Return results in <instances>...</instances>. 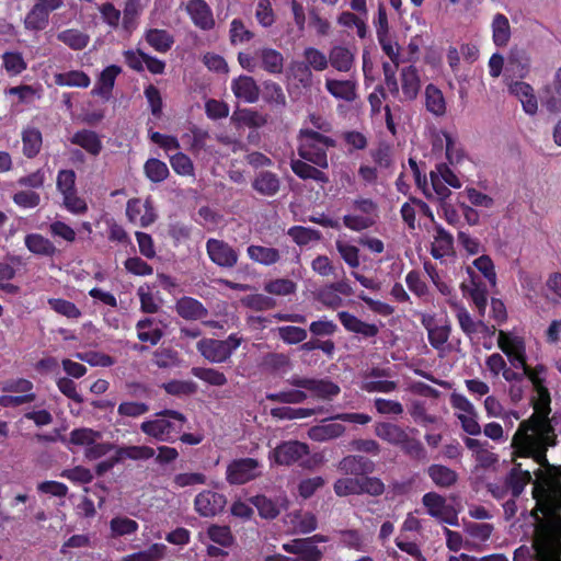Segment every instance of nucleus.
Listing matches in <instances>:
<instances>
[{"label":"nucleus","mask_w":561,"mask_h":561,"mask_svg":"<svg viewBox=\"0 0 561 561\" xmlns=\"http://www.w3.org/2000/svg\"><path fill=\"white\" fill-rule=\"evenodd\" d=\"M336 250L343 261L352 268H357L360 265L359 249L347 242L336 240Z\"/></svg>","instance_id":"69168bd1"},{"label":"nucleus","mask_w":561,"mask_h":561,"mask_svg":"<svg viewBox=\"0 0 561 561\" xmlns=\"http://www.w3.org/2000/svg\"><path fill=\"white\" fill-rule=\"evenodd\" d=\"M185 11L197 28L210 31L215 27L214 13L206 0H187Z\"/></svg>","instance_id":"9b49d317"},{"label":"nucleus","mask_w":561,"mask_h":561,"mask_svg":"<svg viewBox=\"0 0 561 561\" xmlns=\"http://www.w3.org/2000/svg\"><path fill=\"white\" fill-rule=\"evenodd\" d=\"M255 19L257 23L264 27H271L275 21L276 15L272 7L271 0H259L255 8Z\"/></svg>","instance_id":"680f3d73"},{"label":"nucleus","mask_w":561,"mask_h":561,"mask_svg":"<svg viewBox=\"0 0 561 561\" xmlns=\"http://www.w3.org/2000/svg\"><path fill=\"white\" fill-rule=\"evenodd\" d=\"M144 172L152 183H161L170 174L167 163L157 158H150L145 162Z\"/></svg>","instance_id":"de8ad7c7"},{"label":"nucleus","mask_w":561,"mask_h":561,"mask_svg":"<svg viewBox=\"0 0 561 561\" xmlns=\"http://www.w3.org/2000/svg\"><path fill=\"white\" fill-rule=\"evenodd\" d=\"M255 192L263 196H275L280 188V181L277 174L271 171H261L252 182Z\"/></svg>","instance_id":"c756f323"},{"label":"nucleus","mask_w":561,"mask_h":561,"mask_svg":"<svg viewBox=\"0 0 561 561\" xmlns=\"http://www.w3.org/2000/svg\"><path fill=\"white\" fill-rule=\"evenodd\" d=\"M427 473L432 481L439 488H449L457 482L458 474L453 469L444 465H431Z\"/></svg>","instance_id":"c03bdc74"},{"label":"nucleus","mask_w":561,"mask_h":561,"mask_svg":"<svg viewBox=\"0 0 561 561\" xmlns=\"http://www.w3.org/2000/svg\"><path fill=\"white\" fill-rule=\"evenodd\" d=\"M422 503L426 508L427 514L439 523L458 526V513L450 504L447 503L443 495L436 492H427L423 495Z\"/></svg>","instance_id":"423d86ee"},{"label":"nucleus","mask_w":561,"mask_h":561,"mask_svg":"<svg viewBox=\"0 0 561 561\" xmlns=\"http://www.w3.org/2000/svg\"><path fill=\"white\" fill-rule=\"evenodd\" d=\"M467 272L470 276V286L461 284V289L463 293H469V296L477 307L479 314L483 317L488 305V288L485 284L478 278L472 267L468 266Z\"/></svg>","instance_id":"4468645a"},{"label":"nucleus","mask_w":561,"mask_h":561,"mask_svg":"<svg viewBox=\"0 0 561 561\" xmlns=\"http://www.w3.org/2000/svg\"><path fill=\"white\" fill-rule=\"evenodd\" d=\"M57 39L72 50H82L90 43V36L77 28H67L57 34Z\"/></svg>","instance_id":"a18cd8bd"},{"label":"nucleus","mask_w":561,"mask_h":561,"mask_svg":"<svg viewBox=\"0 0 561 561\" xmlns=\"http://www.w3.org/2000/svg\"><path fill=\"white\" fill-rule=\"evenodd\" d=\"M54 82L59 87L88 88L90 77L82 70H70L54 76Z\"/></svg>","instance_id":"79ce46f5"},{"label":"nucleus","mask_w":561,"mask_h":561,"mask_svg":"<svg viewBox=\"0 0 561 561\" xmlns=\"http://www.w3.org/2000/svg\"><path fill=\"white\" fill-rule=\"evenodd\" d=\"M3 68L9 76L21 75L27 68V64L19 51H5L2 55Z\"/></svg>","instance_id":"864d4df0"},{"label":"nucleus","mask_w":561,"mask_h":561,"mask_svg":"<svg viewBox=\"0 0 561 561\" xmlns=\"http://www.w3.org/2000/svg\"><path fill=\"white\" fill-rule=\"evenodd\" d=\"M425 106L435 116H443L446 113V102L443 92L433 83L425 88Z\"/></svg>","instance_id":"37998d69"},{"label":"nucleus","mask_w":561,"mask_h":561,"mask_svg":"<svg viewBox=\"0 0 561 561\" xmlns=\"http://www.w3.org/2000/svg\"><path fill=\"white\" fill-rule=\"evenodd\" d=\"M24 244L26 249L35 255L53 257L57 252L55 244L41 233L26 234Z\"/></svg>","instance_id":"2f4dec72"},{"label":"nucleus","mask_w":561,"mask_h":561,"mask_svg":"<svg viewBox=\"0 0 561 561\" xmlns=\"http://www.w3.org/2000/svg\"><path fill=\"white\" fill-rule=\"evenodd\" d=\"M206 252L209 260L219 267L232 268L239 260L238 251L228 242L209 238L206 242Z\"/></svg>","instance_id":"6e6552de"},{"label":"nucleus","mask_w":561,"mask_h":561,"mask_svg":"<svg viewBox=\"0 0 561 561\" xmlns=\"http://www.w3.org/2000/svg\"><path fill=\"white\" fill-rule=\"evenodd\" d=\"M298 154L301 159L321 168L329 167L328 150L336 147V141L318 130L301 128L299 130Z\"/></svg>","instance_id":"7ed1b4c3"},{"label":"nucleus","mask_w":561,"mask_h":561,"mask_svg":"<svg viewBox=\"0 0 561 561\" xmlns=\"http://www.w3.org/2000/svg\"><path fill=\"white\" fill-rule=\"evenodd\" d=\"M242 304L254 311H266L276 307V300L263 294H251L242 299Z\"/></svg>","instance_id":"bf43d9fd"},{"label":"nucleus","mask_w":561,"mask_h":561,"mask_svg":"<svg viewBox=\"0 0 561 561\" xmlns=\"http://www.w3.org/2000/svg\"><path fill=\"white\" fill-rule=\"evenodd\" d=\"M174 308L176 313L185 320H201L208 316L207 308L199 300L188 296L179 298Z\"/></svg>","instance_id":"412c9836"},{"label":"nucleus","mask_w":561,"mask_h":561,"mask_svg":"<svg viewBox=\"0 0 561 561\" xmlns=\"http://www.w3.org/2000/svg\"><path fill=\"white\" fill-rule=\"evenodd\" d=\"M400 76L404 98L409 101L416 99L421 89V79L417 68L413 65L403 67Z\"/></svg>","instance_id":"c85d7f7f"},{"label":"nucleus","mask_w":561,"mask_h":561,"mask_svg":"<svg viewBox=\"0 0 561 561\" xmlns=\"http://www.w3.org/2000/svg\"><path fill=\"white\" fill-rule=\"evenodd\" d=\"M50 12L36 2L24 18V27L28 31H43L49 23Z\"/></svg>","instance_id":"4c0bfd02"},{"label":"nucleus","mask_w":561,"mask_h":561,"mask_svg":"<svg viewBox=\"0 0 561 561\" xmlns=\"http://www.w3.org/2000/svg\"><path fill=\"white\" fill-rule=\"evenodd\" d=\"M357 84L353 80L325 79L327 91L335 99L353 102L357 98Z\"/></svg>","instance_id":"a878e982"},{"label":"nucleus","mask_w":561,"mask_h":561,"mask_svg":"<svg viewBox=\"0 0 561 561\" xmlns=\"http://www.w3.org/2000/svg\"><path fill=\"white\" fill-rule=\"evenodd\" d=\"M140 431L158 442L172 444V437L167 436L164 420L162 416H158V419L142 422L140 424Z\"/></svg>","instance_id":"3c124183"},{"label":"nucleus","mask_w":561,"mask_h":561,"mask_svg":"<svg viewBox=\"0 0 561 561\" xmlns=\"http://www.w3.org/2000/svg\"><path fill=\"white\" fill-rule=\"evenodd\" d=\"M16 275V271L8 263L0 262V290L16 295L20 293V287L10 283Z\"/></svg>","instance_id":"e2e57ef3"},{"label":"nucleus","mask_w":561,"mask_h":561,"mask_svg":"<svg viewBox=\"0 0 561 561\" xmlns=\"http://www.w3.org/2000/svg\"><path fill=\"white\" fill-rule=\"evenodd\" d=\"M291 171L301 180H313L317 183L327 184L330 182L329 176L321 171V168L311 165L304 159H293L290 161Z\"/></svg>","instance_id":"bb28decb"},{"label":"nucleus","mask_w":561,"mask_h":561,"mask_svg":"<svg viewBox=\"0 0 561 561\" xmlns=\"http://www.w3.org/2000/svg\"><path fill=\"white\" fill-rule=\"evenodd\" d=\"M334 493L337 496L368 494L371 496L381 495L386 488L381 479L377 477H345L337 479L333 484Z\"/></svg>","instance_id":"20e7f679"},{"label":"nucleus","mask_w":561,"mask_h":561,"mask_svg":"<svg viewBox=\"0 0 561 561\" xmlns=\"http://www.w3.org/2000/svg\"><path fill=\"white\" fill-rule=\"evenodd\" d=\"M247 253L253 262L265 266L276 264L280 260V253L276 248L251 244Z\"/></svg>","instance_id":"58836bf2"},{"label":"nucleus","mask_w":561,"mask_h":561,"mask_svg":"<svg viewBox=\"0 0 561 561\" xmlns=\"http://www.w3.org/2000/svg\"><path fill=\"white\" fill-rule=\"evenodd\" d=\"M253 37L254 33L245 27L241 19H233L231 21L229 38L232 45L250 42Z\"/></svg>","instance_id":"052dcab7"},{"label":"nucleus","mask_w":561,"mask_h":561,"mask_svg":"<svg viewBox=\"0 0 561 561\" xmlns=\"http://www.w3.org/2000/svg\"><path fill=\"white\" fill-rule=\"evenodd\" d=\"M337 318L347 332L356 333L363 337H375L379 328L374 323H367L348 311H339Z\"/></svg>","instance_id":"a211bd4d"},{"label":"nucleus","mask_w":561,"mask_h":561,"mask_svg":"<svg viewBox=\"0 0 561 561\" xmlns=\"http://www.w3.org/2000/svg\"><path fill=\"white\" fill-rule=\"evenodd\" d=\"M259 67L270 75H280L284 71L285 58L280 51L272 47L255 50Z\"/></svg>","instance_id":"6ab92c4d"},{"label":"nucleus","mask_w":561,"mask_h":561,"mask_svg":"<svg viewBox=\"0 0 561 561\" xmlns=\"http://www.w3.org/2000/svg\"><path fill=\"white\" fill-rule=\"evenodd\" d=\"M337 469L346 476L363 478L370 477L369 474L376 470V465L366 456L347 455L340 460Z\"/></svg>","instance_id":"f8f14e48"},{"label":"nucleus","mask_w":561,"mask_h":561,"mask_svg":"<svg viewBox=\"0 0 561 561\" xmlns=\"http://www.w3.org/2000/svg\"><path fill=\"white\" fill-rule=\"evenodd\" d=\"M329 64L340 72H348L354 66L353 53L344 46H333L329 53Z\"/></svg>","instance_id":"f704fd0d"},{"label":"nucleus","mask_w":561,"mask_h":561,"mask_svg":"<svg viewBox=\"0 0 561 561\" xmlns=\"http://www.w3.org/2000/svg\"><path fill=\"white\" fill-rule=\"evenodd\" d=\"M196 346L202 356L210 363H225L230 358L229 348L222 340L202 339Z\"/></svg>","instance_id":"f3484780"},{"label":"nucleus","mask_w":561,"mask_h":561,"mask_svg":"<svg viewBox=\"0 0 561 561\" xmlns=\"http://www.w3.org/2000/svg\"><path fill=\"white\" fill-rule=\"evenodd\" d=\"M407 430L408 427L404 428L391 422H377L374 426L375 435L392 446L400 443Z\"/></svg>","instance_id":"473e14b6"},{"label":"nucleus","mask_w":561,"mask_h":561,"mask_svg":"<svg viewBox=\"0 0 561 561\" xmlns=\"http://www.w3.org/2000/svg\"><path fill=\"white\" fill-rule=\"evenodd\" d=\"M250 502L256 507L259 515L264 519H275L280 514L278 504L263 494L252 496Z\"/></svg>","instance_id":"09e8293b"},{"label":"nucleus","mask_w":561,"mask_h":561,"mask_svg":"<svg viewBox=\"0 0 561 561\" xmlns=\"http://www.w3.org/2000/svg\"><path fill=\"white\" fill-rule=\"evenodd\" d=\"M519 342L516 343L515 340H513L508 334H506L504 331H499V339H497V345L501 348V351L508 356L513 364L518 363L523 371H525V365L526 363V356L524 352L523 345Z\"/></svg>","instance_id":"cd10ccee"},{"label":"nucleus","mask_w":561,"mask_h":561,"mask_svg":"<svg viewBox=\"0 0 561 561\" xmlns=\"http://www.w3.org/2000/svg\"><path fill=\"white\" fill-rule=\"evenodd\" d=\"M49 307L58 314L68 319H78L81 317V310L72 302L62 298H49Z\"/></svg>","instance_id":"6e6d98bb"},{"label":"nucleus","mask_w":561,"mask_h":561,"mask_svg":"<svg viewBox=\"0 0 561 561\" xmlns=\"http://www.w3.org/2000/svg\"><path fill=\"white\" fill-rule=\"evenodd\" d=\"M22 144H23V154L28 158H35L43 145V137L39 129L35 127H27L22 131Z\"/></svg>","instance_id":"a19ab883"},{"label":"nucleus","mask_w":561,"mask_h":561,"mask_svg":"<svg viewBox=\"0 0 561 561\" xmlns=\"http://www.w3.org/2000/svg\"><path fill=\"white\" fill-rule=\"evenodd\" d=\"M156 415L163 417L167 436L172 437V443H175L187 422V417L183 413L171 409H164Z\"/></svg>","instance_id":"7c9ffc66"},{"label":"nucleus","mask_w":561,"mask_h":561,"mask_svg":"<svg viewBox=\"0 0 561 561\" xmlns=\"http://www.w3.org/2000/svg\"><path fill=\"white\" fill-rule=\"evenodd\" d=\"M288 382L299 389H306L323 400H332L341 392V388L329 379H314L293 376Z\"/></svg>","instance_id":"1a4fd4ad"},{"label":"nucleus","mask_w":561,"mask_h":561,"mask_svg":"<svg viewBox=\"0 0 561 561\" xmlns=\"http://www.w3.org/2000/svg\"><path fill=\"white\" fill-rule=\"evenodd\" d=\"M191 373L210 386L222 387L228 382L226 375L215 368L193 367Z\"/></svg>","instance_id":"603ef678"},{"label":"nucleus","mask_w":561,"mask_h":561,"mask_svg":"<svg viewBox=\"0 0 561 561\" xmlns=\"http://www.w3.org/2000/svg\"><path fill=\"white\" fill-rule=\"evenodd\" d=\"M122 72V68L117 65H111L105 67L96 81V84L92 89L93 95L101 96L105 101L112 96V91L115 84L117 76Z\"/></svg>","instance_id":"4be33fe9"},{"label":"nucleus","mask_w":561,"mask_h":561,"mask_svg":"<svg viewBox=\"0 0 561 561\" xmlns=\"http://www.w3.org/2000/svg\"><path fill=\"white\" fill-rule=\"evenodd\" d=\"M305 62L309 66L311 70L314 71H323L329 66L328 56L318 48L307 47L304 50Z\"/></svg>","instance_id":"13d9d810"},{"label":"nucleus","mask_w":561,"mask_h":561,"mask_svg":"<svg viewBox=\"0 0 561 561\" xmlns=\"http://www.w3.org/2000/svg\"><path fill=\"white\" fill-rule=\"evenodd\" d=\"M310 453L309 446L299 440L282 442L270 454V459L278 466H291Z\"/></svg>","instance_id":"0eeeda50"},{"label":"nucleus","mask_w":561,"mask_h":561,"mask_svg":"<svg viewBox=\"0 0 561 561\" xmlns=\"http://www.w3.org/2000/svg\"><path fill=\"white\" fill-rule=\"evenodd\" d=\"M226 505V495L211 490H204L194 499V510L202 517H215L224 512Z\"/></svg>","instance_id":"9d476101"},{"label":"nucleus","mask_w":561,"mask_h":561,"mask_svg":"<svg viewBox=\"0 0 561 561\" xmlns=\"http://www.w3.org/2000/svg\"><path fill=\"white\" fill-rule=\"evenodd\" d=\"M146 42L158 53H167L174 44V37L167 30L149 28L145 34Z\"/></svg>","instance_id":"e433bc0d"},{"label":"nucleus","mask_w":561,"mask_h":561,"mask_svg":"<svg viewBox=\"0 0 561 561\" xmlns=\"http://www.w3.org/2000/svg\"><path fill=\"white\" fill-rule=\"evenodd\" d=\"M434 230V242L431 248L432 256L436 260H440L444 256L454 254L453 234L440 225H435Z\"/></svg>","instance_id":"5701e85b"},{"label":"nucleus","mask_w":561,"mask_h":561,"mask_svg":"<svg viewBox=\"0 0 561 561\" xmlns=\"http://www.w3.org/2000/svg\"><path fill=\"white\" fill-rule=\"evenodd\" d=\"M282 548L287 553L299 556L302 561H321L323 558L322 550L317 546H311L307 537L293 539L283 543Z\"/></svg>","instance_id":"dca6fc26"},{"label":"nucleus","mask_w":561,"mask_h":561,"mask_svg":"<svg viewBox=\"0 0 561 561\" xmlns=\"http://www.w3.org/2000/svg\"><path fill=\"white\" fill-rule=\"evenodd\" d=\"M231 90L238 100L255 103L260 98V88L251 76L241 75L231 81Z\"/></svg>","instance_id":"2eb2a0df"},{"label":"nucleus","mask_w":561,"mask_h":561,"mask_svg":"<svg viewBox=\"0 0 561 561\" xmlns=\"http://www.w3.org/2000/svg\"><path fill=\"white\" fill-rule=\"evenodd\" d=\"M540 467L545 470L534 471L537 478L533 490L534 499L545 516L561 519V467L549 462Z\"/></svg>","instance_id":"f03ea898"},{"label":"nucleus","mask_w":561,"mask_h":561,"mask_svg":"<svg viewBox=\"0 0 561 561\" xmlns=\"http://www.w3.org/2000/svg\"><path fill=\"white\" fill-rule=\"evenodd\" d=\"M70 142L81 147L93 157L99 156L103 149L100 136L91 129H80L76 131L71 136Z\"/></svg>","instance_id":"b1692460"},{"label":"nucleus","mask_w":561,"mask_h":561,"mask_svg":"<svg viewBox=\"0 0 561 561\" xmlns=\"http://www.w3.org/2000/svg\"><path fill=\"white\" fill-rule=\"evenodd\" d=\"M307 399L306 392L299 389L266 393V400L277 403L298 404Z\"/></svg>","instance_id":"0e129e2a"},{"label":"nucleus","mask_w":561,"mask_h":561,"mask_svg":"<svg viewBox=\"0 0 561 561\" xmlns=\"http://www.w3.org/2000/svg\"><path fill=\"white\" fill-rule=\"evenodd\" d=\"M492 39L495 46L504 47L511 39L510 21L503 13H496L492 21Z\"/></svg>","instance_id":"ea45409f"},{"label":"nucleus","mask_w":561,"mask_h":561,"mask_svg":"<svg viewBox=\"0 0 561 561\" xmlns=\"http://www.w3.org/2000/svg\"><path fill=\"white\" fill-rule=\"evenodd\" d=\"M279 339L288 344H298L307 339V331L299 327L284 325L277 329Z\"/></svg>","instance_id":"774afa93"},{"label":"nucleus","mask_w":561,"mask_h":561,"mask_svg":"<svg viewBox=\"0 0 561 561\" xmlns=\"http://www.w3.org/2000/svg\"><path fill=\"white\" fill-rule=\"evenodd\" d=\"M534 391L536 392L531 399L534 412L527 420L519 423L512 437L511 446L516 456L531 457L534 462L545 466L548 465V449L558 444L554 427L557 414L549 416L551 396L546 380H535Z\"/></svg>","instance_id":"f257e3e1"},{"label":"nucleus","mask_w":561,"mask_h":561,"mask_svg":"<svg viewBox=\"0 0 561 561\" xmlns=\"http://www.w3.org/2000/svg\"><path fill=\"white\" fill-rule=\"evenodd\" d=\"M345 432L344 425L340 423H328L311 426L308 430V437L313 442H327L342 436Z\"/></svg>","instance_id":"72a5a7b5"},{"label":"nucleus","mask_w":561,"mask_h":561,"mask_svg":"<svg viewBox=\"0 0 561 561\" xmlns=\"http://www.w3.org/2000/svg\"><path fill=\"white\" fill-rule=\"evenodd\" d=\"M137 337L142 343L157 345L163 337V330L153 318H144L136 323Z\"/></svg>","instance_id":"393cba45"},{"label":"nucleus","mask_w":561,"mask_h":561,"mask_svg":"<svg viewBox=\"0 0 561 561\" xmlns=\"http://www.w3.org/2000/svg\"><path fill=\"white\" fill-rule=\"evenodd\" d=\"M416 434L417 430L414 427H408L404 433L402 439L396 447H399L400 450L410 459L416 461H425L427 460V451L420 439L410 435Z\"/></svg>","instance_id":"aec40b11"},{"label":"nucleus","mask_w":561,"mask_h":561,"mask_svg":"<svg viewBox=\"0 0 561 561\" xmlns=\"http://www.w3.org/2000/svg\"><path fill=\"white\" fill-rule=\"evenodd\" d=\"M297 285L288 278H276L264 284V291L275 296H288L296 291Z\"/></svg>","instance_id":"4d7b16f0"},{"label":"nucleus","mask_w":561,"mask_h":561,"mask_svg":"<svg viewBox=\"0 0 561 561\" xmlns=\"http://www.w3.org/2000/svg\"><path fill=\"white\" fill-rule=\"evenodd\" d=\"M513 468L506 474L504 481L506 488L511 491L514 499H517L525 490V486L533 481L531 472L528 469H523V463L517 461L519 456L515 455L513 449Z\"/></svg>","instance_id":"ddd939ff"},{"label":"nucleus","mask_w":561,"mask_h":561,"mask_svg":"<svg viewBox=\"0 0 561 561\" xmlns=\"http://www.w3.org/2000/svg\"><path fill=\"white\" fill-rule=\"evenodd\" d=\"M262 96L267 104L276 107L284 108L287 104L283 88L273 80H265L263 82Z\"/></svg>","instance_id":"49530a36"},{"label":"nucleus","mask_w":561,"mask_h":561,"mask_svg":"<svg viewBox=\"0 0 561 561\" xmlns=\"http://www.w3.org/2000/svg\"><path fill=\"white\" fill-rule=\"evenodd\" d=\"M541 102L549 112H561V67L556 72L552 87L546 89Z\"/></svg>","instance_id":"c9c22d12"},{"label":"nucleus","mask_w":561,"mask_h":561,"mask_svg":"<svg viewBox=\"0 0 561 561\" xmlns=\"http://www.w3.org/2000/svg\"><path fill=\"white\" fill-rule=\"evenodd\" d=\"M119 455L123 456V459H131V460H148L152 458L156 454V450L147 445H131V446H118Z\"/></svg>","instance_id":"5fc2aeb1"},{"label":"nucleus","mask_w":561,"mask_h":561,"mask_svg":"<svg viewBox=\"0 0 561 561\" xmlns=\"http://www.w3.org/2000/svg\"><path fill=\"white\" fill-rule=\"evenodd\" d=\"M262 463L251 457L231 460L226 469V481L230 485H242L262 476Z\"/></svg>","instance_id":"39448f33"},{"label":"nucleus","mask_w":561,"mask_h":561,"mask_svg":"<svg viewBox=\"0 0 561 561\" xmlns=\"http://www.w3.org/2000/svg\"><path fill=\"white\" fill-rule=\"evenodd\" d=\"M287 234L299 247L307 245L312 241H320L322 238V234L319 230L304 226L290 227L287 231Z\"/></svg>","instance_id":"8fccbe9b"},{"label":"nucleus","mask_w":561,"mask_h":561,"mask_svg":"<svg viewBox=\"0 0 561 561\" xmlns=\"http://www.w3.org/2000/svg\"><path fill=\"white\" fill-rule=\"evenodd\" d=\"M207 535L215 543L228 548L233 543V536L229 526L211 525L207 529Z\"/></svg>","instance_id":"338daca9"}]
</instances>
